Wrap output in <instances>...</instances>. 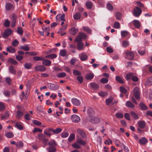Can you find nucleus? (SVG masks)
<instances>
[{"mask_svg":"<svg viewBox=\"0 0 152 152\" xmlns=\"http://www.w3.org/2000/svg\"><path fill=\"white\" fill-rule=\"evenodd\" d=\"M37 137L38 140L42 141L45 145H47L48 139L46 138L44 135L42 134H39L38 135Z\"/></svg>","mask_w":152,"mask_h":152,"instance_id":"nucleus-1","label":"nucleus"},{"mask_svg":"<svg viewBox=\"0 0 152 152\" xmlns=\"http://www.w3.org/2000/svg\"><path fill=\"white\" fill-rule=\"evenodd\" d=\"M75 42H77V47L79 50H83L84 48V45L82 41L75 40Z\"/></svg>","mask_w":152,"mask_h":152,"instance_id":"nucleus-2","label":"nucleus"},{"mask_svg":"<svg viewBox=\"0 0 152 152\" xmlns=\"http://www.w3.org/2000/svg\"><path fill=\"white\" fill-rule=\"evenodd\" d=\"M86 119L88 121L94 124H97L100 122L99 119L96 117H87Z\"/></svg>","mask_w":152,"mask_h":152,"instance_id":"nucleus-3","label":"nucleus"},{"mask_svg":"<svg viewBox=\"0 0 152 152\" xmlns=\"http://www.w3.org/2000/svg\"><path fill=\"white\" fill-rule=\"evenodd\" d=\"M142 12L141 10L137 7H136L134 9L133 14L136 17H138L141 15Z\"/></svg>","mask_w":152,"mask_h":152,"instance_id":"nucleus-4","label":"nucleus"},{"mask_svg":"<svg viewBox=\"0 0 152 152\" xmlns=\"http://www.w3.org/2000/svg\"><path fill=\"white\" fill-rule=\"evenodd\" d=\"M126 58L129 60H132L134 58V53L132 51H127L125 53Z\"/></svg>","mask_w":152,"mask_h":152,"instance_id":"nucleus-5","label":"nucleus"},{"mask_svg":"<svg viewBox=\"0 0 152 152\" xmlns=\"http://www.w3.org/2000/svg\"><path fill=\"white\" fill-rule=\"evenodd\" d=\"M48 88L50 90H56L59 89V87L57 85H56L50 83L47 84Z\"/></svg>","mask_w":152,"mask_h":152,"instance_id":"nucleus-6","label":"nucleus"},{"mask_svg":"<svg viewBox=\"0 0 152 152\" xmlns=\"http://www.w3.org/2000/svg\"><path fill=\"white\" fill-rule=\"evenodd\" d=\"M17 18V15L14 14H12L11 18V27L13 28L15 26V24L16 23V19Z\"/></svg>","mask_w":152,"mask_h":152,"instance_id":"nucleus-7","label":"nucleus"},{"mask_svg":"<svg viewBox=\"0 0 152 152\" xmlns=\"http://www.w3.org/2000/svg\"><path fill=\"white\" fill-rule=\"evenodd\" d=\"M87 37L86 35L83 33L80 32L77 37H76L75 40L82 41V39H85Z\"/></svg>","mask_w":152,"mask_h":152,"instance_id":"nucleus-8","label":"nucleus"},{"mask_svg":"<svg viewBox=\"0 0 152 152\" xmlns=\"http://www.w3.org/2000/svg\"><path fill=\"white\" fill-rule=\"evenodd\" d=\"M134 95L135 97L137 99H140V90L139 88L137 87H136L134 89L133 91Z\"/></svg>","mask_w":152,"mask_h":152,"instance_id":"nucleus-9","label":"nucleus"},{"mask_svg":"<svg viewBox=\"0 0 152 152\" xmlns=\"http://www.w3.org/2000/svg\"><path fill=\"white\" fill-rule=\"evenodd\" d=\"M34 69L36 71L40 72H44L46 70V68L45 67L41 65H38L35 66Z\"/></svg>","mask_w":152,"mask_h":152,"instance_id":"nucleus-10","label":"nucleus"},{"mask_svg":"<svg viewBox=\"0 0 152 152\" xmlns=\"http://www.w3.org/2000/svg\"><path fill=\"white\" fill-rule=\"evenodd\" d=\"M5 9L6 11L13 10L14 8V5L9 3H6L5 6Z\"/></svg>","mask_w":152,"mask_h":152,"instance_id":"nucleus-11","label":"nucleus"},{"mask_svg":"<svg viewBox=\"0 0 152 152\" xmlns=\"http://www.w3.org/2000/svg\"><path fill=\"white\" fill-rule=\"evenodd\" d=\"M52 130H53L52 128L46 129L44 131V133L48 137H50L52 134L51 132H52Z\"/></svg>","mask_w":152,"mask_h":152,"instance_id":"nucleus-12","label":"nucleus"},{"mask_svg":"<svg viewBox=\"0 0 152 152\" xmlns=\"http://www.w3.org/2000/svg\"><path fill=\"white\" fill-rule=\"evenodd\" d=\"M71 119L72 121L75 123H78L80 121L79 116L76 115H73L71 117Z\"/></svg>","mask_w":152,"mask_h":152,"instance_id":"nucleus-13","label":"nucleus"},{"mask_svg":"<svg viewBox=\"0 0 152 152\" xmlns=\"http://www.w3.org/2000/svg\"><path fill=\"white\" fill-rule=\"evenodd\" d=\"M12 31L11 29L9 28L6 29L2 36L3 37H6L9 36L11 34Z\"/></svg>","mask_w":152,"mask_h":152,"instance_id":"nucleus-14","label":"nucleus"},{"mask_svg":"<svg viewBox=\"0 0 152 152\" xmlns=\"http://www.w3.org/2000/svg\"><path fill=\"white\" fill-rule=\"evenodd\" d=\"M71 101L73 104L76 106H79L80 104V101L75 98H72L71 99Z\"/></svg>","mask_w":152,"mask_h":152,"instance_id":"nucleus-15","label":"nucleus"},{"mask_svg":"<svg viewBox=\"0 0 152 152\" xmlns=\"http://www.w3.org/2000/svg\"><path fill=\"white\" fill-rule=\"evenodd\" d=\"M77 132L83 138H86V134L85 132L80 129H78Z\"/></svg>","mask_w":152,"mask_h":152,"instance_id":"nucleus-16","label":"nucleus"},{"mask_svg":"<svg viewBox=\"0 0 152 152\" xmlns=\"http://www.w3.org/2000/svg\"><path fill=\"white\" fill-rule=\"evenodd\" d=\"M79 57L82 61H85L88 58L87 56L84 53H81L79 55Z\"/></svg>","mask_w":152,"mask_h":152,"instance_id":"nucleus-17","label":"nucleus"},{"mask_svg":"<svg viewBox=\"0 0 152 152\" xmlns=\"http://www.w3.org/2000/svg\"><path fill=\"white\" fill-rule=\"evenodd\" d=\"M9 70L10 72L12 74L15 75L16 72L15 67L12 65L10 66L9 67Z\"/></svg>","mask_w":152,"mask_h":152,"instance_id":"nucleus-18","label":"nucleus"},{"mask_svg":"<svg viewBox=\"0 0 152 152\" xmlns=\"http://www.w3.org/2000/svg\"><path fill=\"white\" fill-rule=\"evenodd\" d=\"M42 64L46 66H49L51 65V62L50 61L44 58L42 60Z\"/></svg>","mask_w":152,"mask_h":152,"instance_id":"nucleus-19","label":"nucleus"},{"mask_svg":"<svg viewBox=\"0 0 152 152\" xmlns=\"http://www.w3.org/2000/svg\"><path fill=\"white\" fill-rule=\"evenodd\" d=\"M87 113L88 115V116L87 117H93L94 114V112L93 109L91 108H88L87 110Z\"/></svg>","mask_w":152,"mask_h":152,"instance_id":"nucleus-20","label":"nucleus"},{"mask_svg":"<svg viewBox=\"0 0 152 152\" xmlns=\"http://www.w3.org/2000/svg\"><path fill=\"white\" fill-rule=\"evenodd\" d=\"M94 75L93 73H89L85 76V78L87 80H91L93 79Z\"/></svg>","mask_w":152,"mask_h":152,"instance_id":"nucleus-21","label":"nucleus"},{"mask_svg":"<svg viewBox=\"0 0 152 152\" xmlns=\"http://www.w3.org/2000/svg\"><path fill=\"white\" fill-rule=\"evenodd\" d=\"M65 15L64 14H63L61 15L60 14H58L56 17V19H60L61 20L65 21Z\"/></svg>","mask_w":152,"mask_h":152,"instance_id":"nucleus-22","label":"nucleus"},{"mask_svg":"<svg viewBox=\"0 0 152 152\" xmlns=\"http://www.w3.org/2000/svg\"><path fill=\"white\" fill-rule=\"evenodd\" d=\"M138 126L141 129H144L145 126V122L144 121H140L138 123Z\"/></svg>","mask_w":152,"mask_h":152,"instance_id":"nucleus-23","label":"nucleus"},{"mask_svg":"<svg viewBox=\"0 0 152 152\" xmlns=\"http://www.w3.org/2000/svg\"><path fill=\"white\" fill-rule=\"evenodd\" d=\"M133 24L135 27L137 28H139L140 27V23L138 20H133Z\"/></svg>","mask_w":152,"mask_h":152,"instance_id":"nucleus-24","label":"nucleus"},{"mask_svg":"<svg viewBox=\"0 0 152 152\" xmlns=\"http://www.w3.org/2000/svg\"><path fill=\"white\" fill-rule=\"evenodd\" d=\"M7 52L11 53H14L15 52V49L10 46L7 48Z\"/></svg>","mask_w":152,"mask_h":152,"instance_id":"nucleus-25","label":"nucleus"},{"mask_svg":"<svg viewBox=\"0 0 152 152\" xmlns=\"http://www.w3.org/2000/svg\"><path fill=\"white\" fill-rule=\"evenodd\" d=\"M130 34L129 33L126 31H122L121 32V36L123 37H128Z\"/></svg>","mask_w":152,"mask_h":152,"instance_id":"nucleus-26","label":"nucleus"},{"mask_svg":"<svg viewBox=\"0 0 152 152\" xmlns=\"http://www.w3.org/2000/svg\"><path fill=\"white\" fill-rule=\"evenodd\" d=\"M139 105L141 108V110H147L148 109V107L142 102L140 103Z\"/></svg>","mask_w":152,"mask_h":152,"instance_id":"nucleus-27","label":"nucleus"},{"mask_svg":"<svg viewBox=\"0 0 152 152\" xmlns=\"http://www.w3.org/2000/svg\"><path fill=\"white\" fill-rule=\"evenodd\" d=\"M78 31V29L75 27H72L71 28L70 30V33L72 35H75Z\"/></svg>","mask_w":152,"mask_h":152,"instance_id":"nucleus-28","label":"nucleus"},{"mask_svg":"<svg viewBox=\"0 0 152 152\" xmlns=\"http://www.w3.org/2000/svg\"><path fill=\"white\" fill-rule=\"evenodd\" d=\"M23 145V143L21 141H18L16 142V147L18 148H22Z\"/></svg>","mask_w":152,"mask_h":152,"instance_id":"nucleus-29","label":"nucleus"},{"mask_svg":"<svg viewBox=\"0 0 152 152\" xmlns=\"http://www.w3.org/2000/svg\"><path fill=\"white\" fill-rule=\"evenodd\" d=\"M123 78L121 77L118 76H116L115 77V79L117 81L121 83H124V81L123 80Z\"/></svg>","mask_w":152,"mask_h":152,"instance_id":"nucleus-30","label":"nucleus"},{"mask_svg":"<svg viewBox=\"0 0 152 152\" xmlns=\"http://www.w3.org/2000/svg\"><path fill=\"white\" fill-rule=\"evenodd\" d=\"M126 106L131 108H133L134 107V105L130 101H127L126 103Z\"/></svg>","mask_w":152,"mask_h":152,"instance_id":"nucleus-31","label":"nucleus"},{"mask_svg":"<svg viewBox=\"0 0 152 152\" xmlns=\"http://www.w3.org/2000/svg\"><path fill=\"white\" fill-rule=\"evenodd\" d=\"M49 152H55L56 150L55 146H49L47 148Z\"/></svg>","mask_w":152,"mask_h":152,"instance_id":"nucleus-32","label":"nucleus"},{"mask_svg":"<svg viewBox=\"0 0 152 152\" xmlns=\"http://www.w3.org/2000/svg\"><path fill=\"white\" fill-rule=\"evenodd\" d=\"M140 143L142 145H145L148 142L147 140L145 137H142L139 140Z\"/></svg>","mask_w":152,"mask_h":152,"instance_id":"nucleus-33","label":"nucleus"},{"mask_svg":"<svg viewBox=\"0 0 152 152\" xmlns=\"http://www.w3.org/2000/svg\"><path fill=\"white\" fill-rule=\"evenodd\" d=\"M91 87L95 90L97 89L99 87V85L96 83H90Z\"/></svg>","mask_w":152,"mask_h":152,"instance_id":"nucleus-34","label":"nucleus"},{"mask_svg":"<svg viewBox=\"0 0 152 152\" xmlns=\"http://www.w3.org/2000/svg\"><path fill=\"white\" fill-rule=\"evenodd\" d=\"M83 30L85 31L88 34H91V30L90 28L87 26H83Z\"/></svg>","mask_w":152,"mask_h":152,"instance_id":"nucleus-35","label":"nucleus"},{"mask_svg":"<svg viewBox=\"0 0 152 152\" xmlns=\"http://www.w3.org/2000/svg\"><path fill=\"white\" fill-rule=\"evenodd\" d=\"M81 15L80 13L79 12L76 13L73 15V18L75 20H78L80 19Z\"/></svg>","mask_w":152,"mask_h":152,"instance_id":"nucleus-36","label":"nucleus"},{"mask_svg":"<svg viewBox=\"0 0 152 152\" xmlns=\"http://www.w3.org/2000/svg\"><path fill=\"white\" fill-rule=\"evenodd\" d=\"M48 144L50 146H56L57 144L54 140H51L49 142Z\"/></svg>","mask_w":152,"mask_h":152,"instance_id":"nucleus-37","label":"nucleus"},{"mask_svg":"<svg viewBox=\"0 0 152 152\" xmlns=\"http://www.w3.org/2000/svg\"><path fill=\"white\" fill-rule=\"evenodd\" d=\"M57 57V55L55 54H52L46 56L45 58H50L51 59H54Z\"/></svg>","mask_w":152,"mask_h":152,"instance_id":"nucleus-38","label":"nucleus"},{"mask_svg":"<svg viewBox=\"0 0 152 152\" xmlns=\"http://www.w3.org/2000/svg\"><path fill=\"white\" fill-rule=\"evenodd\" d=\"M86 5L88 9H91L92 7V4L91 2L90 1H86Z\"/></svg>","mask_w":152,"mask_h":152,"instance_id":"nucleus-39","label":"nucleus"},{"mask_svg":"<svg viewBox=\"0 0 152 152\" xmlns=\"http://www.w3.org/2000/svg\"><path fill=\"white\" fill-rule=\"evenodd\" d=\"M76 142L78 144L83 145H85L86 143L85 141L81 139H78L77 140Z\"/></svg>","mask_w":152,"mask_h":152,"instance_id":"nucleus-40","label":"nucleus"},{"mask_svg":"<svg viewBox=\"0 0 152 152\" xmlns=\"http://www.w3.org/2000/svg\"><path fill=\"white\" fill-rule=\"evenodd\" d=\"M75 137V134H71L68 138V140L69 142H72L74 139Z\"/></svg>","mask_w":152,"mask_h":152,"instance_id":"nucleus-41","label":"nucleus"},{"mask_svg":"<svg viewBox=\"0 0 152 152\" xmlns=\"http://www.w3.org/2000/svg\"><path fill=\"white\" fill-rule=\"evenodd\" d=\"M8 62L9 63L13 64L14 65H16L17 64V62L14 59L12 58H9L8 61Z\"/></svg>","mask_w":152,"mask_h":152,"instance_id":"nucleus-42","label":"nucleus"},{"mask_svg":"<svg viewBox=\"0 0 152 152\" xmlns=\"http://www.w3.org/2000/svg\"><path fill=\"white\" fill-rule=\"evenodd\" d=\"M52 132H53L55 134H58L62 131V129L60 128H56L55 130H54L52 129Z\"/></svg>","mask_w":152,"mask_h":152,"instance_id":"nucleus-43","label":"nucleus"},{"mask_svg":"<svg viewBox=\"0 0 152 152\" xmlns=\"http://www.w3.org/2000/svg\"><path fill=\"white\" fill-rule=\"evenodd\" d=\"M15 126L20 130H22L23 129L21 123L20 122H16L15 123Z\"/></svg>","mask_w":152,"mask_h":152,"instance_id":"nucleus-44","label":"nucleus"},{"mask_svg":"<svg viewBox=\"0 0 152 152\" xmlns=\"http://www.w3.org/2000/svg\"><path fill=\"white\" fill-rule=\"evenodd\" d=\"M134 75V74L132 73H129L127 74L126 75V79L127 80H129Z\"/></svg>","mask_w":152,"mask_h":152,"instance_id":"nucleus-45","label":"nucleus"},{"mask_svg":"<svg viewBox=\"0 0 152 152\" xmlns=\"http://www.w3.org/2000/svg\"><path fill=\"white\" fill-rule=\"evenodd\" d=\"M130 114L134 119H138L139 117L133 111H132L130 113Z\"/></svg>","mask_w":152,"mask_h":152,"instance_id":"nucleus-46","label":"nucleus"},{"mask_svg":"<svg viewBox=\"0 0 152 152\" xmlns=\"http://www.w3.org/2000/svg\"><path fill=\"white\" fill-rule=\"evenodd\" d=\"M146 83V85L150 86L152 85V77L147 79Z\"/></svg>","mask_w":152,"mask_h":152,"instance_id":"nucleus-47","label":"nucleus"},{"mask_svg":"<svg viewBox=\"0 0 152 152\" xmlns=\"http://www.w3.org/2000/svg\"><path fill=\"white\" fill-rule=\"evenodd\" d=\"M6 136L8 138H12L14 136V134L12 132H8L7 133L5 134Z\"/></svg>","mask_w":152,"mask_h":152,"instance_id":"nucleus-48","label":"nucleus"},{"mask_svg":"<svg viewBox=\"0 0 152 152\" xmlns=\"http://www.w3.org/2000/svg\"><path fill=\"white\" fill-rule=\"evenodd\" d=\"M106 7L107 9L110 11H112L113 9V7L112 4L110 3L107 4Z\"/></svg>","mask_w":152,"mask_h":152,"instance_id":"nucleus-49","label":"nucleus"},{"mask_svg":"<svg viewBox=\"0 0 152 152\" xmlns=\"http://www.w3.org/2000/svg\"><path fill=\"white\" fill-rule=\"evenodd\" d=\"M44 57L39 56H35L33 58V60L35 61H42L43 60Z\"/></svg>","mask_w":152,"mask_h":152,"instance_id":"nucleus-50","label":"nucleus"},{"mask_svg":"<svg viewBox=\"0 0 152 152\" xmlns=\"http://www.w3.org/2000/svg\"><path fill=\"white\" fill-rule=\"evenodd\" d=\"M69 133L67 132H63L61 134V136L62 138L67 137L69 135Z\"/></svg>","mask_w":152,"mask_h":152,"instance_id":"nucleus-51","label":"nucleus"},{"mask_svg":"<svg viewBox=\"0 0 152 152\" xmlns=\"http://www.w3.org/2000/svg\"><path fill=\"white\" fill-rule=\"evenodd\" d=\"M60 54L63 57L65 56L66 54V50L65 49L60 50Z\"/></svg>","mask_w":152,"mask_h":152,"instance_id":"nucleus-52","label":"nucleus"},{"mask_svg":"<svg viewBox=\"0 0 152 152\" xmlns=\"http://www.w3.org/2000/svg\"><path fill=\"white\" fill-rule=\"evenodd\" d=\"M5 107L4 103L2 102H0V111H2L5 110Z\"/></svg>","mask_w":152,"mask_h":152,"instance_id":"nucleus-53","label":"nucleus"},{"mask_svg":"<svg viewBox=\"0 0 152 152\" xmlns=\"http://www.w3.org/2000/svg\"><path fill=\"white\" fill-rule=\"evenodd\" d=\"M129 45V42L127 41H123L122 46L124 48H126Z\"/></svg>","mask_w":152,"mask_h":152,"instance_id":"nucleus-54","label":"nucleus"},{"mask_svg":"<svg viewBox=\"0 0 152 152\" xmlns=\"http://www.w3.org/2000/svg\"><path fill=\"white\" fill-rule=\"evenodd\" d=\"M9 117V114L7 112L4 115L2 116L1 118V120L7 119Z\"/></svg>","mask_w":152,"mask_h":152,"instance_id":"nucleus-55","label":"nucleus"},{"mask_svg":"<svg viewBox=\"0 0 152 152\" xmlns=\"http://www.w3.org/2000/svg\"><path fill=\"white\" fill-rule=\"evenodd\" d=\"M20 49L25 51H27L29 50V48L28 46L27 45L26 46H20Z\"/></svg>","mask_w":152,"mask_h":152,"instance_id":"nucleus-56","label":"nucleus"},{"mask_svg":"<svg viewBox=\"0 0 152 152\" xmlns=\"http://www.w3.org/2000/svg\"><path fill=\"white\" fill-rule=\"evenodd\" d=\"M120 90L121 93L124 94H126L127 92V90L124 87L122 86H121L120 87Z\"/></svg>","mask_w":152,"mask_h":152,"instance_id":"nucleus-57","label":"nucleus"},{"mask_svg":"<svg viewBox=\"0 0 152 152\" xmlns=\"http://www.w3.org/2000/svg\"><path fill=\"white\" fill-rule=\"evenodd\" d=\"M115 115L118 118H122L124 116L123 114L121 113H116Z\"/></svg>","mask_w":152,"mask_h":152,"instance_id":"nucleus-58","label":"nucleus"},{"mask_svg":"<svg viewBox=\"0 0 152 152\" xmlns=\"http://www.w3.org/2000/svg\"><path fill=\"white\" fill-rule=\"evenodd\" d=\"M115 16L117 19L120 20L121 17V14L120 12H117L115 13Z\"/></svg>","mask_w":152,"mask_h":152,"instance_id":"nucleus-59","label":"nucleus"},{"mask_svg":"<svg viewBox=\"0 0 152 152\" xmlns=\"http://www.w3.org/2000/svg\"><path fill=\"white\" fill-rule=\"evenodd\" d=\"M17 32L19 34L22 35L23 33V30L21 28L18 27V28Z\"/></svg>","mask_w":152,"mask_h":152,"instance_id":"nucleus-60","label":"nucleus"},{"mask_svg":"<svg viewBox=\"0 0 152 152\" xmlns=\"http://www.w3.org/2000/svg\"><path fill=\"white\" fill-rule=\"evenodd\" d=\"M108 80L106 78H104L101 79L100 80V82L103 84L106 83H108Z\"/></svg>","mask_w":152,"mask_h":152,"instance_id":"nucleus-61","label":"nucleus"},{"mask_svg":"<svg viewBox=\"0 0 152 152\" xmlns=\"http://www.w3.org/2000/svg\"><path fill=\"white\" fill-rule=\"evenodd\" d=\"M66 74L65 73L63 72L59 73L57 75L58 77L61 78L66 76Z\"/></svg>","mask_w":152,"mask_h":152,"instance_id":"nucleus-62","label":"nucleus"},{"mask_svg":"<svg viewBox=\"0 0 152 152\" xmlns=\"http://www.w3.org/2000/svg\"><path fill=\"white\" fill-rule=\"evenodd\" d=\"M120 23L117 22H115L114 23V28H118L120 27Z\"/></svg>","mask_w":152,"mask_h":152,"instance_id":"nucleus-63","label":"nucleus"},{"mask_svg":"<svg viewBox=\"0 0 152 152\" xmlns=\"http://www.w3.org/2000/svg\"><path fill=\"white\" fill-rule=\"evenodd\" d=\"M113 99L111 98L108 99L106 100V104L107 105H109L110 104L113 102Z\"/></svg>","mask_w":152,"mask_h":152,"instance_id":"nucleus-64","label":"nucleus"}]
</instances>
